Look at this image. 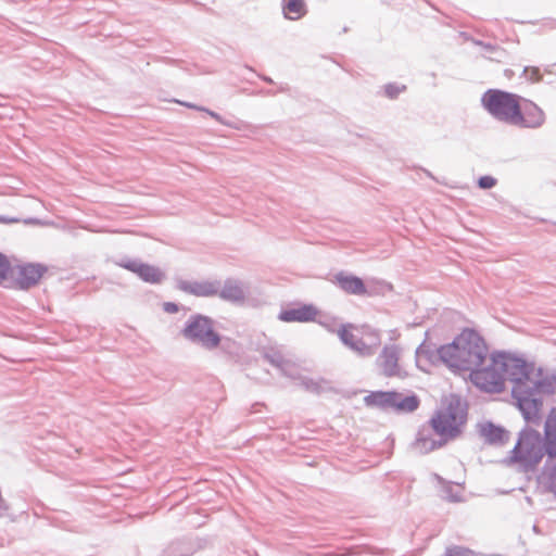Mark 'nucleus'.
Segmentation results:
<instances>
[{
	"mask_svg": "<svg viewBox=\"0 0 556 556\" xmlns=\"http://www.w3.org/2000/svg\"><path fill=\"white\" fill-rule=\"evenodd\" d=\"M437 353L450 370L465 376L485 362L489 346L477 331L465 329L451 343L441 345Z\"/></svg>",
	"mask_w": 556,
	"mask_h": 556,
	"instance_id": "nucleus-1",
	"label": "nucleus"
},
{
	"mask_svg": "<svg viewBox=\"0 0 556 556\" xmlns=\"http://www.w3.org/2000/svg\"><path fill=\"white\" fill-rule=\"evenodd\" d=\"M467 421V412L459 403H451L431 417V429L446 443L462 433Z\"/></svg>",
	"mask_w": 556,
	"mask_h": 556,
	"instance_id": "nucleus-2",
	"label": "nucleus"
},
{
	"mask_svg": "<svg viewBox=\"0 0 556 556\" xmlns=\"http://www.w3.org/2000/svg\"><path fill=\"white\" fill-rule=\"evenodd\" d=\"M467 375L469 380L482 391L500 393L505 388L503 367L498 353H489L485 362L472 368Z\"/></svg>",
	"mask_w": 556,
	"mask_h": 556,
	"instance_id": "nucleus-3",
	"label": "nucleus"
},
{
	"mask_svg": "<svg viewBox=\"0 0 556 556\" xmlns=\"http://www.w3.org/2000/svg\"><path fill=\"white\" fill-rule=\"evenodd\" d=\"M338 336L346 346L363 356L374 355L381 343L378 330L368 325L343 326Z\"/></svg>",
	"mask_w": 556,
	"mask_h": 556,
	"instance_id": "nucleus-4",
	"label": "nucleus"
},
{
	"mask_svg": "<svg viewBox=\"0 0 556 556\" xmlns=\"http://www.w3.org/2000/svg\"><path fill=\"white\" fill-rule=\"evenodd\" d=\"M483 108L495 118L515 125L521 105L517 94L490 89L481 98Z\"/></svg>",
	"mask_w": 556,
	"mask_h": 556,
	"instance_id": "nucleus-5",
	"label": "nucleus"
},
{
	"mask_svg": "<svg viewBox=\"0 0 556 556\" xmlns=\"http://www.w3.org/2000/svg\"><path fill=\"white\" fill-rule=\"evenodd\" d=\"M541 434L535 430H525L513 451L511 462L523 470L533 469L543 458Z\"/></svg>",
	"mask_w": 556,
	"mask_h": 556,
	"instance_id": "nucleus-6",
	"label": "nucleus"
},
{
	"mask_svg": "<svg viewBox=\"0 0 556 556\" xmlns=\"http://www.w3.org/2000/svg\"><path fill=\"white\" fill-rule=\"evenodd\" d=\"M498 355L505 381L507 379L518 383H521L522 381H532L535 374L541 371V369L536 368L533 363H528L521 357L507 353H498Z\"/></svg>",
	"mask_w": 556,
	"mask_h": 556,
	"instance_id": "nucleus-7",
	"label": "nucleus"
},
{
	"mask_svg": "<svg viewBox=\"0 0 556 556\" xmlns=\"http://www.w3.org/2000/svg\"><path fill=\"white\" fill-rule=\"evenodd\" d=\"M47 270V267L39 263L12 265V275L8 288L29 289L40 282Z\"/></svg>",
	"mask_w": 556,
	"mask_h": 556,
	"instance_id": "nucleus-8",
	"label": "nucleus"
},
{
	"mask_svg": "<svg viewBox=\"0 0 556 556\" xmlns=\"http://www.w3.org/2000/svg\"><path fill=\"white\" fill-rule=\"evenodd\" d=\"M184 336L192 341L200 342L207 349H214L219 344V337L213 330L212 321L204 316L192 317L184 329Z\"/></svg>",
	"mask_w": 556,
	"mask_h": 556,
	"instance_id": "nucleus-9",
	"label": "nucleus"
},
{
	"mask_svg": "<svg viewBox=\"0 0 556 556\" xmlns=\"http://www.w3.org/2000/svg\"><path fill=\"white\" fill-rule=\"evenodd\" d=\"M400 348L397 345H386L378 358V364L382 375L386 377H395L401 375L399 365Z\"/></svg>",
	"mask_w": 556,
	"mask_h": 556,
	"instance_id": "nucleus-10",
	"label": "nucleus"
},
{
	"mask_svg": "<svg viewBox=\"0 0 556 556\" xmlns=\"http://www.w3.org/2000/svg\"><path fill=\"white\" fill-rule=\"evenodd\" d=\"M544 122L543 111L533 102L526 101L520 105L515 125L520 127L536 128Z\"/></svg>",
	"mask_w": 556,
	"mask_h": 556,
	"instance_id": "nucleus-11",
	"label": "nucleus"
},
{
	"mask_svg": "<svg viewBox=\"0 0 556 556\" xmlns=\"http://www.w3.org/2000/svg\"><path fill=\"white\" fill-rule=\"evenodd\" d=\"M119 266L135 273L142 280L150 283H159L163 279V273L157 268L149 264L139 263L135 261H128L121 263Z\"/></svg>",
	"mask_w": 556,
	"mask_h": 556,
	"instance_id": "nucleus-12",
	"label": "nucleus"
},
{
	"mask_svg": "<svg viewBox=\"0 0 556 556\" xmlns=\"http://www.w3.org/2000/svg\"><path fill=\"white\" fill-rule=\"evenodd\" d=\"M317 309L311 304H303L280 312L279 319L285 323H308L315 320Z\"/></svg>",
	"mask_w": 556,
	"mask_h": 556,
	"instance_id": "nucleus-13",
	"label": "nucleus"
},
{
	"mask_svg": "<svg viewBox=\"0 0 556 556\" xmlns=\"http://www.w3.org/2000/svg\"><path fill=\"white\" fill-rule=\"evenodd\" d=\"M178 288L195 296H213L218 293V286L214 281H179Z\"/></svg>",
	"mask_w": 556,
	"mask_h": 556,
	"instance_id": "nucleus-14",
	"label": "nucleus"
},
{
	"mask_svg": "<svg viewBox=\"0 0 556 556\" xmlns=\"http://www.w3.org/2000/svg\"><path fill=\"white\" fill-rule=\"evenodd\" d=\"M226 301L243 303L247 299L244 287L236 280H227L218 293Z\"/></svg>",
	"mask_w": 556,
	"mask_h": 556,
	"instance_id": "nucleus-15",
	"label": "nucleus"
},
{
	"mask_svg": "<svg viewBox=\"0 0 556 556\" xmlns=\"http://www.w3.org/2000/svg\"><path fill=\"white\" fill-rule=\"evenodd\" d=\"M420 401L416 395H403L394 391V399L391 400L390 408L401 413H412L419 407Z\"/></svg>",
	"mask_w": 556,
	"mask_h": 556,
	"instance_id": "nucleus-16",
	"label": "nucleus"
},
{
	"mask_svg": "<svg viewBox=\"0 0 556 556\" xmlns=\"http://www.w3.org/2000/svg\"><path fill=\"white\" fill-rule=\"evenodd\" d=\"M446 442L443 439L434 440L430 432L426 429H421L418 432V437L415 441V446L417 450H419L421 453H429L434 450H438L445 445Z\"/></svg>",
	"mask_w": 556,
	"mask_h": 556,
	"instance_id": "nucleus-17",
	"label": "nucleus"
},
{
	"mask_svg": "<svg viewBox=\"0 0 556 556\" xmlns=\"http://www.w3.org/2000/svg\"><path fill=\"white\" fill-rule=\"evenodd\" d=\"M337 281L340 288L348 293L363 295L367 292L363 280L358 277L340 274L337 276Z\"/></svg>",
	"mask_w": 556,
	"mask_h": 556,
	"instance_id": "nucleus-18",
	"label": "nucleus"
},
{
	"mask_svg": "<svg viewBox=\"0 0 556 556\" xmlns=\"http://www.w3.org/2000/svg\"><path fill=\"white\" fill-rule=\"evenodd\" d=\"M546 452L551 458L556 457V409H553L545 422Z\"/></svg>",
	"mask_w": 556,
	"mask_h": 556,
	"instance_id": "nucleus-19",
	"label": "nucleus"
},
{
	"mask_svg": "<svg viewBox=\"0 0 556 556\" xmlns=\"http://www.w3.org/2000/svg\"><path fill=\"white\" fill-rule=\"evenodd\" d=\"M392 399L394 391H376L366 395L364 402L368 407L390 408Z\"/></svg>",
	"mask_w": 556,
	"mask_h": 556,
	"instance_id": "nucleus-20",
	"label": "nucleus"
},
{
	"mask_svg": "<svg viewBox=\"0 0 556 556\" xmlns=\"http://www.w3.org/2000/svg\"><path fill=\"white\" fill-rule=\"evenodd\" d=\"M305 13L306 8L303 0H288L283 8V14L289 20H299Z\"/></svg>",
	"mask_w": 556,
	"mask_h": 556,
	"instance_id": "nucleus-21",
	"label": "nucleus"
},
{
	"mask_svg": "<svg viewBox=\"0 0 556 556\" xmlns=\"http://www.w3.org/2000/svg\"><path fill=\"white\" fill-rule=\"evenodd\" d=\"M481 432L482 435L492 443L503 442L507 437L505 430L493 425H486L482 427Z\"/></svg>",
	"mask_w": 556,
	"mask_h": 556,
	"instance_id": "nucleus-22",
	"label": "nucleus"
},
{
	"mask_svg": "<svg viewBox=\"0 0 556 556\" xmlns=\"http://www.w3.org/2000/svg\"><path fill=\"white\" fill-rule=\"evenodd\" d=\"M12 275V264L7 255L0 253V286L8 287Z\"/></svg>",
	"mask_w": 556,
	"mask_h": 556,
	"instance_id": "nucleus-23",
	"label": "nucleus"
},
{
	"mask_svg": "<svg viewBox=\"0 0 556 556\" xmlns=\"http://www.w3.org/2000/svg\"><path fill=\"white\" fill-rule=\"evenodd\" d=\"M513 393H514V396L517 399L519 407L521 409H526L527 407H531V406H533L534 408L538 407L536 401H534V400L530 401L528 397L522 396L520 394L519 386L514 388Z\"/></svg>",
	"mask_w": 556,
	"mask_h": 556,
	"instance_id": "nucleus-24",
	"label": "nucleus"
},
{
	"mask_svg": "<svg viewBox=\"0 0 556 556\" xmlns=\"http://www.w3.org/2000/svg\"><path fill=\"white\" fill-rule=\"evenodd\" d=\"M547 488L548 490L556 495V459H554L547 471Z\"/></svg>",
	"mask_w": 556,
	"mask_h": 556,
	"instance_id": "nucleus-25",
	"label": "nucleus"
},
{
	"mask_svg": "<svg viewBox=\"0 0 556 556\" xmlns=\"http://www.w3.org/2000/svg\"><path fill=\"white\" fill-rule=\"evenodd\" d=\"M525 76L527 77L528 80H530L532 83H538V81H540L542 79V75H541L540 68L539 67H534V66L526 67L525 68Z\"/></svg>",
	"mask_w": 556,
	"mask_h": 556,
	"instance_id": "nucleus-26",
	"label": "nucleus"
},
{
	"mask_svg": "<svg viewBox=\"0 0 556 556\" xmlns=\"http://www.w3.org/2000/svg\"><path fill=\"white\" fill-rule=\"evenodd\" d=\"M478 184L482 189H490L495 186L496 180L491 176H483L479 179Z\"/></svg>",
	"mask_w": 556,
	"mask_h": 556,
	"instance_id": "nucleus-27",
	"label": "nucleus"
},
{
	"mask_svg": "<svg viewBox=\"0 0 556 556\" xmlns=\"http://www.w3.org/2000/svg\"><path fill=\"white\" fill-rule=\"evenodd\" d=\"M404 89H405L404 86L399 87V86H394V85H388L386 87V94L389 98L393 99V98L397 97Z\"/></svg>",
	"mask_w": 556,
	"mask_h": 556,
	"instance_id": "nucleus-28",
	"label": "nucleus"
},
{
	"mask_svg": "<svg viewBox=\"0 0 556 556\" xmlns=\"http://www.w3.org/2000/svg\"><path fill=\"white\" fill-rule=\"evenodd\" d=\"M446 556H473V553L467 548L455 547L450 549Z\"/></svg>",
	"mask_w": 556,
	"mask_h": 556,
	"instance_id": "nucleus-29",
	"label": "nucleus"
},
{
	"mask_svg": "<svg viewBox=\"0 0 556 556\" xmlns=\"http://www.w3.org/2000/svg\"><path fill=\"white\" fill-rule=\"evenodd\" d=\"M17 222H18L17 218H10V217L0 216V224H14V223H17Z\"/></svg>",
	"mask_w": 556,
	"mask_h": 556,
	"instance_id": "nucleus-30",
	"label": "nucleus"
},
{
	"mask_svg": "<svg viewBox=\"0 0 556 556\" xmlns=\"http://www.w3.org/2000/svg\"><path fill=\"white\" fill-rule=\"evenodd\" d=\"M165 309L167 312H177L178 308H177L176 304H174V303H166Z\"/></svg>",
	"mask_w": 556,
	"mask_h": 556,
	"instance_id": "nucleus-31",
	"label": "nucleus"
},
{
	"mask_svg": "<svg viewBox=\"0 0 556 556\" xmlns=\"http://www.w3.org/2000/svg\"><path fill=\"white\" fill-rule=\"evenodd\" d=\"M533 384H534V386H535V388H538V389L541 387V384H540V383L534 382V381H533Z\"/></svg>",
	"mask_w": 556,
	"mask_h": 556,
	"instance_id": "nucleus-32",
	"label": "nucleus"
}]
</instances>
